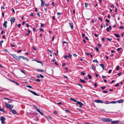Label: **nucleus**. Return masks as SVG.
Instances as JSON below:
<instances>
[{
    "instance_id": "nucleus-1",
    "label": "nucleus",
    "mask_w": 124,
    "mask_h": 124,
    "mask_svg": "<svg viewBox=\"0 0 124 124\" xmlns=\"http://www.w3.org/2000/svg\"><path fill=\"white\" fill-rule=\"evenodd\" d=\"M101 120L104 122H110L112 121V119L108 118H102Z\"/></svg>"
},
{
    "instance_id": "nucleus-2",
    "label": "nucleus",
    "mask_w": 124,
    "mask_h": 124,
    "mask_svg": "<svg viewBox=\"0 0 124 124\" xmlns=\"http://www.w3.org/2000/svg\"><path fill=\"white\" fill-rule=\"evenodd\" d=\"M5 105L6 107L9 109H11L14 106L13 105L9 104L8 103H7V102L5 103Z\"/></svg>"
},
{
    "instance_id": "nucleus-3",
    "label": "nucleus",
    "mask_w": 124,
    "mask_h": 124,
    "mask_svg": "<svg viewBox=\"0 0 124 124\" xmlns=\"http://www.w3.org/2000/svg\"><path fill=\"white\" fill-rule=\"evenodd\" d=\"M0 119L1 120V123L2 124H3L4 123V121L6 120V118L2 116L0 117Z\"/></svg>"
},
{
    "instance_id": "nucleus-4",
    "label": "nucleus",
    "mask_w": 124,
    "mask_h": 124,
    "mask_svg": "<svg viewBox=\"0 0 124 124\" xmlns=\"http://www.w3.org/2000/svg\"><path fill=\"white\" fill-rule=\"evenodd\" d=\"M15 21V19L14 17H12L10 19L11 24L12 25Z\"/></svg>"
},
{
    "instance_id": "nucleus-5",
    "label": "nucleus",
    "mask_w": 124,
    "mask_h": 124,
    "mask_svg": "<svg viewBox=\"0 0 124 124\" xmlns=\"http://www.w3.org/2000/svg\"><path fill=\"white\" fill-rule=\"evenodd\" d=\"M77 104H79L80 105L79 107H82L84 105L80 101H78Z\"/></svg>"
},
{
    "instance_id": "nucleus-6",
    "label": "nucleus",
    "mask_w": 124,
    "mask_h": 124,
    "mask_svg": "<svg viewBox=\"0 0 124 124\" xmlns=\"http://www.w3.org/2000/svg\"><path fill=\"white\" fill-rule=\"evenodd\" d=\"M28 91L32 93L34 95L36 96H38L37 93L35 92L32 91L30 90H28Z\"/></svg>"
},
{
    "instance_id": "nucleus-7",
    "label": "nucleus",
    "mask_w": 124,
    "mask_h": 124,
    "mask_svg": "<svg viewBox=\"0 0 124 124\" xmlns=\"http://www.w3.org/2000/svg\"><path fill=\"white\" fill-rule=\"evenodd\" d=\"M7 22L6 21H4V23L3 24V25L4 26L5 28H6L7 27Z\"/></svg>"
},
{
    "instance_id": "nucleus-8",
    "label": "nucleus",
    "mask_w": 124,
    "mask_h": 124,
    "mask_svg": "<svg viewBox=\"0 0 124 124\" xmlns=\"http://www.w3.org/2000/svg\"><path fill=\"white\" fill-rule=\"evenodd\" d=\"M20 57H21L23 59L25 60H26L27 61H29V59L25 57L24 56H20Z\"/></svg>"
},
{
    "instance_id": "nucleus-9",
    "label": "nucleus",
    "mask_w": 124,
    "mask_h": 124,
    "mask_svg": "<svg viewBox=\"0 0 124 124\" xmlns=\"http://www.w3.org/2000/svg\"><path fill=\"white\" fill-rule=\"evenodd\" d=\"M36 108H37L36 110L39 112L40 114H41L42 115H43V113L40 110V109L37 108L36 107Z\"/></svg>"
},
{
    "instance_id": "nucleus-10",
    "label": "nucleus",
    "mask_w": 124,
    "mask_h": 124,
    "mask_svg": "<svg viewBox=\"0 0 124 124\" xmlns=\"http://www.w3.org/2000/svg\"><path fill=\"white\" fill-rule=\"evenodd\" d=\"M69 24L70 25L71 29H73V26L72 23H69Z\"/></svg>"
},
{
    "instance_id": "nucleus-11",
    "label": "nucleus",
    "mask_w": 124,
    "mask_h": 124,
    "mask_svg": "<svg viewBox=\"0 0 124 124\" xmlns=\"http://www.w3.org/2000/svg\"><path fill=\"white\" fill-rule=\"evenodd\" d=\"M12 113L14 114H16L17 113L16 111L14 109H12L11 110Z\"/></svg>"
},
{
    "instance_id": "nucleus-12",
    "label": "nucleus",
    "mask_w": 124,
    "mask_h": 124,
    "mask_svg": "<svg viewBox=\"0 0 124 124\" xmlns=\"http://www.w3.org/2000/svg\"><path fill=\"white\" fill-rule=\"evenodd\" d=\"M111 26H109V27H108L107 28V29H106V31H108V32L109 31V29H111Z\"/></svg>"
},
{
    "instance_id": "nucleus-13",
    "label": "nucleus",
    "mask_w": 124,
    "mask_h": 124,
    "mask_svg": "<svg viewBox=\"0 0 124 124\" xmlns=\"http://www.w3.org/2000/svg\"><path fill=\"white\" fill-rule=\"evenodd\" d=\"M37 70L38 72H43L45 71L44 70L40 69H38Z\"/></svg>"
},
{
    "instance_id": "nucleus-14",
    "label": "nucleus",
    "mask_w": 124,
    "mask_h": 124,
    "mask_svg": "<svg viewBox=\"0 0 124 124\" xmlns=\"http://www.w3.org/2000/svg\"><path fill=\"white\" fill-rule=\"evenodd\" d=\"M114 35L117 38H118L120 37V35L118 34H114Z\"/></svg>"
},
{
    "instance_id": "nucleus-15",
    "label": "nucleus",
    "mask_w": 124,
    "mask_h": 124,
    "mask_svg": "<svg viewBox=\"0 0 124 124\" xmlns=\"http://www.w3.org/2000/svg\"><path fill=\"white\" fill-rule=\"evenodd\" d=\"M41 0V6H43L44 5V1L43 0Z\"/></svg>"
},
{
    "instance_id": "nucleus-16",
    "label": "nucleus",
    "mask_w": 124,
    "mask_h": 124,
    "mask_svg": "<svg viewBox=\"0 0 124 124\" xmlns=\"http://www.w3.org/2000/svg\"><path fill=\"white\" fill-rule=\"evenodd\" d=\"M11 55L15 59H16L17 58V57H18L17 56L15 55L14 54H11Z\"/></svg>"
},
{
    "instance_id": "nucleus-17",
    "label": "nucleus",
    "mask_w": 124,
    "mask_h": 124,
    "mask_svg": "<svg viewBox=\"0 0 124 124\" xmlns=\"http://www.w3.org/2000/svg\"><path fill=\"white\" fill-rule=\"evenodd\" d=\"M95 102L97 103H101V100H96L95 101Z\"/></svg>"
},
{
    "instance_id": "nucleus-18",
    "label": "nucleus",
    "mask_w": 124,
    "mask_h": 124,
    "mask_svg": "<svg viewBox=\"0 0 124 124\" xmlns=\"http://www.w3.org/2000/svg\"><path fill=\"white\" fill-rule=\"evenodd\" d=\"M70 100H72V101H73L75 102H78V101L73 98H71L70 99Z\"/></svg>"
},
{
    "instance_id": "nucleus-19",
    "label": "nucleus",
    "mask_w": 124,
    "mask_h": 124,
    "mask_svg": "<svg viewBox=\"0 0 124 124\" xmlns=\"http://www.w3.org/2000/svg\"><path fill=\"white\" fill-rule=\"evenodd\" d=\"M117 102L119 103H123V100H120L118 101Z\"/></svg>"
},
{
    "instance_id": "nucleus-20",
    "label": "nucleus",
    "mask_w": 124,
    "mask_h": 124,
    "mask_svg": "<svg viewBox=\"0 0 124 124\" xmlns=\"http://www.w3.org/2000/svg\"><path fill=\"white\" fill-rule=\"evenodd\" d=\"M0 111H2L4 113H6L5 110L4 109H3L2 108H1L0 107Z\"/></svg>"
},
{
    "instance_id": "nucleus-21",
    "label": "nucleus",
    "mask_w": 124,
    "mask_h": 124,
    "mask_svg": "<svg viewBox=\"0 0 124 124\" xmlns=\"http://www.w3.org/2000/svg\"><path fill=\"white\" fill-rule=\"evenodd\" d=\"M80 80L81 81V82H82V83H85V80H83V79H80Z\"/></svg>"
},
{
    "instance_id": "nucleus-22",
    "label": "nucleus",
    "mask_w": 124,
    "mask_h": 124,
    "mask_svg": "<svg viewBox=\"0 0 124 124\" xmlns=\"http://www.w3.org/2000/svg\"><path fill=\"white\" fill-rule=\"evenodd\" d=\"M118 121H111V124H113V123L115 124L117 122L118 123Z\"/></svg>"
},
{
    "instance_id": "nucleus-23",
    "label": "nucleus",
    "mask_w": 124,
    "mask_h": 124,
    "mask_svg": "<svg viewBox=\"0 0 124 124\" xmlns=\"http://www.w3.org/2000/svg\"><path fill=\"white\" fill-rule=\"evenodd\" d=\"M72 56V55L70 53H69V54L68 56L69 58H71Z\"/></svg>"
},
{
    "instance_id": "nucleus-24",
    "label": "nucleus",
    "mask_w": 124,
    "mask_h": 124,
    "mask_svg": "<svg viewBox=\"0 0 124 124\" xmlns=\"http://www.w3.org/2000/svg\"><path fill=\"white\" fill-rule=\"evenodd\" d=\"M34 80L35 81H37L38 82H40V80L39 79H36Z\"/></svg>"
},
{
    "instance_id": "nucleus-25",
    "label": "nucleus",
    "mask_w": 124,
    "mask_h": 124,
    "mask_svg": "<svg viewBox=\"0 0 124 124\" xmlns=\"http://www.w3.org/2000/svg\"><path fill=\"white\" fill-rule=\"evenodd\" d=\"M117 102L116 101H111L110 102V103H112V104H115Z\"/></svg>"
},
{
    "instance_id": "nucleus-26",
    "label": "nucleus",
    "mask_w": 124,
    "mask_h": 124,
    "mask_svg": "<svg viewBox=\"0 0 124 124\" xmlns=\"http://www.w3.org/2000/svg\"><path fill=\"white\" fill-rule=\"evenodd\" d=\"M20 71L24 74H26V73L23 70L21 69L20 70Z\"/></svg>"
},
{
    "instance_id": "nucleus-27",
    "label": "nucleus",
    "mask_w": 124,
    "mask_h": 124,
    "mask_svg": "<svg viewBox=\"0 0 124 124\" xmlns=\"http://www.w3.org/2000/svg\"><path fill=\"white\" fill-rule=\"evenodd\" d=\"M46 118L47 119H52V117H50L49 116H47L46 117Z\"/></svg>"
},
{
    "instance_id": "nucleus-28",
    "label": "nucleus",
    "mask_w": 124,
    "mask_h": 124,
    "mask_svg": "<svg viewBox=\"0 0 124 124\" xmlns=\"http://www.w3.org/2000/svg\"><path fill=\"white\" fill-rule=\"evenodd\" d=\"M101 67L102 68L103 70L104 69V65L103 64H101Z\"/></svg>"
},
{
    "instance_id": "nucleus-29",
    "label": "nucleus",
    "mask_w": 124,
    "mask_h": 124,
    "mask_svg": "<svg viewBox=\"0 0 124 124\" xmlns=\"http://www.w3.org/2000/svg\"><path fill=\"white\" fill-rule=\"evenodd\" d=\"M92 69L94 70H95V68L94 66L93 65H92Z\"/></svg>"
},
{
    "instance_id": "nucleus-30",
    "label": "nucleus",
    "mask_w": 124,
    "mask_h": 124,
    "mask_svg": "<svg viewBox=\"0 0 124 124\" xmlns=\"http://www.w3.org/2000/svg\"><path fill=\"white\" fill-rule=\"evenodd\" d=\"M88 77L90 79H91L92 78V77L91 76V75L89 74H88Z\"/></svg>"
},
{
    "instance_id": "nucleus-31",
    "label": "nucleus",
    "mask_w": 124,
    "mask_h": 124,
    "mask_svg": "<svg viewBox=\"0 0 124 124\" xmlns=\"http://www.w3.org/2000/svg\"><path fill=\"white\" fill-rule=\"evenodd\" d=\"M36 62H38V63H40L41 64V65L42 66H43V64L40 61H36Z\"/></svg>"
},
{
    "instance_id": "nucleus-32",
    "label": "nucleus",
    "mask_w": 124,
    "mask_h": 124,
    "mask_svg": "<svg viewBox=\"0 0 124 124\" xmlns=\"http://www.w3.org/2000/svg\"><path fill=\"white\" fill-rule=\"evenodd\" d=\"M26 86L27 87L31 88H32V87L31 85H27Z\"/></svg>"
},
{
    "instance_id": "nucleus-33",
    "label": "nucleus",
    "mask_w": 124,
    "mask_h": 124,
    "mask_svg": "<svg viewBox=\"0 0 124 124\" xmlns=\"http://www.w3.org/2000/svg\"><path fill=\"white\" fill-rule=\"evenodd\" d=\"M4 99L7 100H9L12 101H13V100H10L8 98H4Z\"/></svg>"
},
{
    "instance_id": "nucleus-34",
    "label": "nucleus",
    "mask_w": 124,
    "mask_h": 124,
    "mask_svg": "<svg viewBox=\"0 0 124 124\" xmlns=\"http://www.w3.org/2000/svg\"><path fill=\"white\" fill-rule=\"evenodd\" d=\"M81 75H85V73L84 72H81Z\"/></svg>"
},
{
    "instance_id": "nucleus-35",
    "label": "nucleus",
    "mask_w": 124,
    "mask_h": 124,
    "mask_svg": "<svg viewBox=\"0 0 124 124\" xmlns=\"http://www.w3.org/2000/svg\"><path fill=\"white\" fill-rule=\"evenodd\" d=\"M107 39L109 41H111L112 40V39H109L108 38H107Z\"/></svg>"
},
{
    "instance_id": "nucleus-36",
    "label": "nucleus",
    "mask_w": 124,
    "mask_h": 124,
    "mask_svg": "<svg viewBox=\"0 0 124 124\" xmlns=\"http://www.w3.org/2000/svg\"><path fill=\"white\" fill-rule=\"evenodd\" d=\"M95 49H96L97 51H98L99 50V48L98 47H95Z\"/></svg>"
},
{
    "instance_id": "nucleus-37",
    "label": "nucleus",
    "mask_w": 124,
    "mask_h": 124,
    "mask_svg": "<svg viewBox=\"0 0 124 124\" xmlns=\"http://www.w3.org/2000/svg\"><path fill=\"white\" fill-rule=\"evenodd\" d=\"M33 30L34 31H37L36 30V29L35 28H33Z\"/></svg>"
},
{
    "instance_id": "nucleus-38",
    "label": "nucleus",
    "mask_w": 124,
    "mask_h": 124,
    "mask_svg": "<svg viewBox=\"0 0 124 124\" xmlns=\"http://www.w3.org/2000/svg\"><path fill=\"white\" fill-rule=\"evenodd\" d=\"M102 92L104 93H108V91H103Z\"/></svg>"
},
{
    "instance_id": "nucleus-39",
    "label": "nucleus",
    "mask_w": 124,
    "mask_h": 124,
    "mask_svg": "<svg viewBox=\"0 0 124 124\" xmlns=\"http://www.w3.org/2000/svg\"><path fill=\"white\" fill-rule=\"evenodd\" d=\"M85 7H87V6L88 5L87 3H85Z\"/></svg>"
},
{
    "instance_id": "nucleus-40",
    "label": "nucleus",
    "mask_w": 124,
    "mask_h": 124,
    "mask_svg": "<svg viewBox=\"0 0 124 124\" xmlns=\"http://www.w3.org/2000/svg\"><path fill=\"white\" fill-rule=\"evenodd\" d=\"M105 103L106 104H109V103H110V102H109L108 101H107L106 102H105Z\"/></svg>"
},
{
    "instance_id": "nucleus-41",
    "label": "nucleus",
    "mask_w": 124,
    "mask_h": 124,
    "mask_svg": "<svg viewBox=\"0 0 124 124\" xmlns=\"http://www.w3.org/2000/svg\"><path fill=\"white\" fill-rule=\"evenodd\" d=\"M119 85L118 83H117L116 85H115V86L116 87H117Z\"/></svg>"
},
{
    "instance_id": "nucleus-42",
    "label": "nucleus",
    "mask_w": 124,
    "mask_h": 124,
    "mask_svg": "<svg viewBox=\"0 0 124 124\" xmlns=\"http://www.w3.org/2000/svg\"><path fill=\"white\" fill-rule=\"evenodd\" d=\"M106 87L105 86H103L101 87V89L102 90L104 89H105Z\"/></svg>"
},
{
    "instance_id": "nucleus-43",
    "label": "nucleus",
    "mask_w": 124,
    "mask_h": 124,
    "mask_svg": "<svg viewBox=\"0 0 124 124\" xmlns=\"http://www.w3.org/2000/svg\"><path fill=\"white\" fill-rule=\"evenodd\" d=\"M121 48V47H120L117 49L116 50L117 51H119L120 50Z\"/></svg>"
},
{
    "instance_id": "nucleus-44",
    "label": "nucleus",
    "mask_w": 124,
    "mask_h": 124,
    "mask_svg": "<svg viewBox=\"0 0 124 124\" xmlns=\"http://www.w3.org/2000/svg\"><path fill=\"white\" fill-rule=\"evenodd\" d=\"M20 57V56H19V57H17V59H16L18 60H20V57Z\"/></svg>"
},
{
    "instance_id": "nucleus-45",
    "label": "nucleus",
    "mask_w": 124,
    "mask_h": 124,
    "mask_svg": "<svg viewBox=\"0 0 124 124\" xmlns=\"http://www.w3.org/2000/svg\"><path fill=\"white\" fill-rule=\"evenodd\" d=\"M112 71V70H110L108 72L109 73H110L111 72V71Z\"/></svg>"
},
{
    "instance_id": "nucleus-46",
    "label": "nucleus",
    "mask_w": 124,
    "mask_h": 124,
    "mask_svg": "<svg viewBox=\"0 0 124 124\" xmlns=\"http://www.w3.org/2000/svg\"><path fill=\"white\" fill-rule=\"evenodd\" d=\"M3 40H1L0 42V44L1 46H2V43L3 42Z\"/></svg>"
},
{
    "instance_id": "nucleus-47",
    "label": "nucleus",
    "mask_w": 124,
    "mask_h": 124,
    "mask_svg": "<svg viewBox=\"0 0 124 124\" xmlns=\"http://www.w3.org/2000/svg\"><path fill=\"white\" fill-rule=\"evenodd\" d=\"M93 62H97V61L96 59H95L93 61Z\"/></svg>"
},
{
    "instance_id": "nucleus-48",
    "label": "nucleus",
    "mask_w": 124,
    "mask_h": 124,
    "mask_svg": "<svg viewBox=\"0 0 124 124\" xmlns=\"http://www.w3.org/2000/svg\"><path fill=\"white\" fill-rule=\"evenodd\" d=\"M77 109L79 110V111L80 112L82 111V110L81 109L79 108H77Z\"/></svg>"
},
{
    "instance_id": "nucleus-49",
    "label": "nucleus",
    "mask_w": 124,
    "mask_h": 124,
    "mask_svg": "<svg viewBox=\"0 0 124 124\" xmlns=\"http://www.w3.org/2000/svg\"><path fill=\"white\" fill-rule=\"evenodd\" d=\"M40 75V77H41V78H44V77L42 75H41V74H40L39 75Z\"/></svg>"
},
{
    "instance_id": "nucleus-50",
    "label": "nucleus",
    "mask_w": 124,
    "mask_h": 124,
    "mask_svg": "<svg viewBox=\"0 0 124 124\" xmlns=\"http://www.w3.org/2000/svg\"><path fill=\"white\" fill-rule=\"evenodd\" d=\"M9 80H10V81H11L12 82H13L14 83H15V81L14 80H11V79H10Z\"/></svg>"
},
{
    "instance_id": "nucleus-51",
    "label": "nucleus",
    "mask_w": 124,
    "mask_h": 124,
    "mask_svg": "<svg viewBox=\"0 0 124 124\" xmlns=\"http://www.w3.org/2000/svg\"><path fill=\"white\" fill-rule=\"evenodd\" d=\"M77 84L78 85L80 86L82 88H83V87L81 84Z\"/></svg>"
},
{
    "instance_id": "nucleus-52",
    "label": "nucleus",
    "mask_w": 124,
    "mask_h": 124,
    "mask_svg": "<svg viewBox=\"0 0 124 124\" xmlns=\"http://www.w3.org/2000/svg\"><path fill=\"white\" fill-rule=\"evenodd\" d=\"M15 83L17 85H19V83H17L16 82H15Z\"/></svg>"
},
{
    "instance_id": "nucleus-53",
    "label": "nucleus",
    "mask_w": 124,
    "mask_h": 124,
    "mask_svg": "<svg viewBox=\"0 0 124 124\" xmlns=\"http://www.w3.org/2000/svg\"><path fill=\"white\" fill-rule=\"evenodd\" d=\"M19 0H15V1L16 2V3L18 2Z\"/></svg>"
},
{
    "instance_id": "nucleus-54",
    "label": "nucleus",
    "mask_w": 124,
    "mask_h": 124,
    "mask_svg": "<svg viewBox=\"0 0 124 124\" xmlns=\"http://www.w3.org/2000/svg\"><path fill=\"white\" fill-rule=\"evenodd\" d=\"M68 57V55H66V56H65L64 57V58L65 59H66Z\"/></svg>"
},
{
    "instance_id": "nucleus-55",
    "label": "nucleus",
    "mask_w": 124,
    "mask_h": 124,
    "mask_svg": "<svg viewBox=\"0 0 124 124\" xmlns=\"http://www.w3.org/2000/svg\"><path fill=\"white\" fill-rule=\"evenodd\" d=\"M53 113L54 114H56L57 113V112L56 111H54Z\"/></svg>"
},
{
    "instance_id": "nucleus-56",
    "label": "nucleus",
    "mask_w": 124,
    "mask_h": 124,
    "mask_svg": "<svg viewBox=\"0 0 124 124\" xmlns=\"http://www.w3.org/2000/svg\"><path fill=\"white\" fill-rule=\"evenodd\" d=\"M44 24H43L41 23V27H43L44 26Z\"/></svg>"
},
{
    "instance_id": "nucleus-57",
    "label": "nucleus",
    "mask_w": 124,
    "mask_h": 124,
    "mask_svg": "<svg viewBox=\"0 0 124 124\" xmlns=\"http://www.w3.org/2000/svg\"><path fill=\"white\" fill-rule=\"evenodd\" d=\"M85 36V34H82V37H84Z\"/></svg>"
},
{
    "instance_id": "nucleus-58",
    "label": "nucleus",
    "mask_w": 124,
    "mask_h": 124,
    "mask_svg": "<svg viewBox=\"0 0 124 124\" xmlns=\"http://www.w3.org/2000/svg\"><path fill=\"white\" fill-rule=\"evenodd\" d=\"M106 21L108 23L109 22V20H108V19H106Z\"/></svg>"
},
{
    "instance_id": "nucleus-59",
    "label": "nucleus",
    "mask_w": 124,
    "mask_h": 124,
    "mask_svg": "<svg viewBox=\"0 0 124 124\" xmlns=\"http://www.w3.org/2000/svg\"><path fill=\"white\" fill-rule=\"evenodd\" d=\"M65 111L67 112H69V110L68 109H66Z\"/></svg>"
},
{
    "instance_id": "nucleus-60",
    "label": "nucleus",
    "mask_w": 124,
    "mask_h": 124,
    "mask_svg": "<svg viewBox=\"0 0 124 124\" xmlns=\"http://www.w3.org/2000/svg\"><path fill=\"white\" fill-rule=\"evenodd\" d=\"M54 38V36H53L52 37V40L53 41Z\"/></svg>"
},
{
    "instance_id": "nucleus-61",
    "label": "nucleus",
    "mask_w": 124,
    "mask_h": 124,
    "mask_svg": "<svg viewBox=\"0 0 124 124\" xmlns=\"http://www.w3.org/2000/svg\"><path fill=\"white\" fill-rule=\"evenodd\" d=\"M73 55L74 57H76L77 56V55L75 53Z\"/></svg>"
},
{
    "instance_id": "nucleus-62",
    "label": "nucleus",
    "mask_w": 124,
    "mask_h": 124,
    "mask_svg": "<svg viewBox=\"0 0 124 124\" xmlns=\"http://www.w3.org/2000/svg\"><path fill=\"white\" fill-rule=\"evenodd\" d=\"M37 15L39 16V17H40V14L38 12L37 13Z\"/></svg>"
},
{
    "instance_id": "nucleus-63",
    "label": "nucleus",
    "mask_w": 124,
    "mask_h": 124,
    "mask_svg": "<svg viewBox=\"0 0 124 124\" xmlns=\"http://www.w3.org/2000/svg\"><path fill=\"white\" fill-rule=\"evenodd\" d=\"M57 14L58 16H59L61 14V13L59 12H58L57 13Z\"/></svg>"
},
{
    "instance_id": "nucleus-64",
    "label": "nucleus",
    "mask_w": 124,
    "mask_h": 124,
    "mask_svg": "<svg viewBox=\"0 0 124 124\" xmlns=\"http://www.w3.org/2000/svg\"><path fill=\"white\" fill-rule=\"evenodd\" d=\"M21 24H18L17 26L19 27H20V26H21Z\"/></svg>"
}]
</instances>
